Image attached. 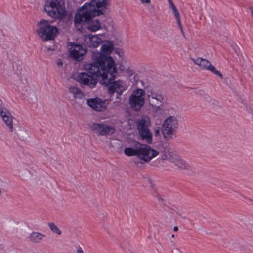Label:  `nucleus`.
<instances>
[{"mask_svg":"<svg viewBox=\"0 0 253 253\" xmlns=\"http://www.w3.org/2000/svg\"><path fill=\"white\" fill-rule=\"evenodd\" d=\"M108 5V0H92L80 9L75 15L74 23L76 25L86 22V29L91 32H96L102 29V25L98 19H92L95 16L104 14V9Z\"/></svg>","mask_w":253,"mask_h":253,"instance_id":"nucleus-1","label":"nucleus"},{"mask_svg":"<svg viewBox=\"0 0 253 253\" xmlns=\"http://www.w3.org/2000/svg\"><path fill=\"white\" fill-rule=\"evenodd\" d=\"M91 58L94 63L85 64L84 69L89 75L98 78L99 81L104 79L108 74L110 68L115 64L114 60L111 57L95 52L92 53Z\"/></svg>","mask_w":253,"mask_h":253,"instance_id":"nucleus-2","label":"nucleus"},{"mask_svg":"<svg viewBox=\"0 0 253 253\" xmlns=\"http://www.w3.org/2000/svg\"><path fill=\"white\" fill-rule=\"evenodd\" d=\"M91 58L94 63L85 64L84 69L89 75L98 78L99 81L104 79L108 74L110 68L115 64L114 60L111 57L95 52L92 53Z\"/></svg>","mask_w":253,"mask_h":253,"instance_id":"nucleus-3","label":"nucleus"},{"mask_svg":"<svg viewBox=\"0 0 253 253\" xmlns=\"http://www.w3.org/2000/svg\"><path fill=\"white\" fill-rule=\"evenodd\" d=\"M133 147L125 148V154L129 157L136 156L145 163L149 162L159 154L158 151L150 146L136 141L133 142Z\"/></svg>","mask_w":253,"mask_h":253,"instance_id":"nucleus-4","label":"nucleus"},{"mask_svg":"<svg viewBox=\"0 0 253 253\" xmlns=\"http://www.w3.org/2000/svg\"><path fill=\"white\" fill-rule=\"evenodd\" d=\"M110 69L106 77L104 78L103 80H100L99 82L101 84L108 87V91L109 94L113 95L116 93L119 96L126 89L127 86L121 80H115L117 74L115 64Z\"/></svg>","mask_w":253,"mask_h":253,"instance_id":"nucleus-5","label":"nucleus"},{"mask_svg":"<svg viewBox=\"0 0 253 253\" xmlns=\"http://www.w3.org/2000/svg\"><path fill=\"white\" fill-rule=\"evenodd\" d=\"M135 124L140 139L148 144H151L152 133L149 129L151 125L150 118L147 116H143L136 121Z\"/></svg>","mask_w":253,"mask_h":253,"instance_id":"nucleus-6","label":"nucleus"},{"mask_svg":"<svg viewBox=\"0 0 253 253\" xmlns=\"http://www.w3.org/2000/svg\"><path fill=\"white\" fill-rule=\"evenodd\" d=\"M44 9L53 18L62 19L65 15L63 0H47Z\"/></svg>","mask_w":253,"mask_h":253,"instance_id":"nucleus-7","label":"nucleus"},{"mask_svg":"<svg viewBox=\"0 0 253 253\" xmlns=\"http://www.w3.org/2000/svg\"><path fill=\"white\" fill-rule=\"evenodd\" d=\"M39 28L37 33L41 39L43 41L52 40L57 33L58 29L55 26L50 25L46 20H42L39 23Z\"/></svg>","mask_w":253,"mask_h":253,"instance_id":"nucleus-8","label":"nucleus"},{"mask_svg":"<svg viewBox=\"0 0 253 253\" xmlns=\"http://www.w3.org/2000/svg\"><path fill=\"white\" fill-rule=\"evenodd\" d=\"M178 127V120L176 117L169 116L164 121L161 128L164 139H169L172 138Z\"/></svg>","mask_w":253,"mask_h":253,"instance_id":"nucleus-9","label":"nucleus"},{"mask_svg":"<svg viewBox=\"0 0 253 253\" xmlns=\"http://www.w3.org/2000/svg\"><path fill=\"white\" fill-rule=\"evenodd\" d=\"M145 91L141 89H137L133 91L129 98L130 107L135 111L139 110L145 103Z\"/></svg>","mask_w":253,"mask_h":253,"instance_id":"nucleus-10","label":"nucleus"},{"mask_svg":"<svg viewBox=\"0 0 253 253\" xmlns=\"http://www.w3.org/2000/svg\"><path fill=\"white\" fill-rule=\"evenodd\" d=\"M191 60L195 65L199 67L200 69L202 70L210 71L214 74L219 76L220 78H223V75L222 73L218 71L208 60L202 57L191 58Z\"/></svg>","mask_w":253,"mask_h":253,"instance_id":"nucleus-11","label":"nucleus"},{"mask_svg":"<svg viewBox=\"0 0 253 253\" xmlns=\"http://www.w3.org/2000/svg\"><path fill=\"white\" fill-rule=\"evenodd\" d=\"M90 128L92 131L99 136L112 135L115 131L114 126L103 123H92L90 125Z\"/></svg>","mask_w":253,"mask_h":253,"instance_id":"nucleus-12","label":"nucleus"},{"mask_svg":"<svg viewBox=\"0 0 253 253\" xmlns=\"http://www.w3.org/2000/svg\"><path fill=\"white\" fill-rule=\"evenodd\" d=\"M77 81L81 87L87 86L90 88H94L97 85V79L89 75L85 72L79 73L77 77Z\"/></svg>","mask_w":253,"mask_h":253,"instance_id":"nucleus-13","label":"nucleus"},{"mask_svg":"<svg viewBox=\"0 0 253 253\" xmlns=\"http://www.w3.org/2000/svg\"><path fill=\"white\" fill-rule=\"evenodd\" d=\"M87 52V49L80 44H73L69 49L70 56L76 61H82Z\"/></svg>","mask_w":253,"mask_h":253,"instance_id":"nucleus-14","label":"nucleus"},{"mask_svg":"<svg viewBox=\"0 0 253 253\" xmlns=\"http://www.w3.org/2000/svg\"><path fill=\"white\" fill-rule=\"evenodd\" d=\"M87 104L93 110L98 112L103 111L107 108L105 101L97 97L88 99Z\"/></svg>","mask_w":253,"mask_h":253,"instance_id":"nucleus-15","label":"nucleus"},{"mask_svg":"<svg viewBox=\"0 0 253 253\" xmlns=\"http://www.w3.org/2000/svg\"><path fill=\"white\" fill-rule=\"evenodd\" d=\"M84 42L90 48H96L103 43L98 35L91 34H87L84 36Z\"/></svg>","mask_w":253,"mask_h":253,"instance_id":"nucleus-16","label":"nucleus"},{"mask_svg":"<svg viewBox=\"0 0 253 253\" xmlns=\"http://www.w3.org/2000/svg\"><path fill=\"white\" fill-rule=\"evenodd\" d=\"M68 92L72 97L73 101L75 103H77L78 101L84 100L85 98V94L78 87L70 85L68 87Z\"/></svg>","mask_w":253,"mask_h":253,"instance_id":"nucleus-17","label":"nucleus"},{"mask_svg":"<svg viewBox=\"0 0 253 253\" xmlns=\"http://www.w3.org/2000/svg\"><path fill=\"white\" fill-rule=\"evenodd\" d=\"M148 98L151 105H156L158 102L163 103L164 100V97L162 94L153 92L148 95Z\"/></svg>","mask_w":253,"mask_h":253,"instance_id":"nucleus-18","label":"nucleus"},{"mask_svg":"<svg viewBox=\"0 0 253 253\" xmlns=\"http://www.w3.org/2000/svg\"><path fill=\"white\" fill-rule=\"evenodd\" d=\"M169 161L180 169H187V164L184 160L179 156H171Z\"/></svg>","mask_w":253,"mask_h":253,"instance_id":"nucleus-19","label":"nucleus"},{"mask_svg":"<svg viewBox=\"0 0 253 253\" xmlns=\"http://www.w3.org/2000/svg\"><path fill=\"white\" fill-rule=\"evenodd\" d=\"M114 44L111 41H105L101 47V54L104 56L108 57L107 55H109L113 49ZM101 53V52H100Z\"/></svg>","mask_w":253,"mask_h":253,"instance_id":"nucleus-20","label":"nucleus"},{"mask_svg":"<svg viewBox=\"0 0 253 253\" xmlns=\"http://www.w3.org/2000/svg\"><path fill=\"white\" fill-rule=\"evenodd\" d=\"M45 237V235L38 232H32L30 236V240L34 243H38L42 241Z\"/></svg>","mask_w":253,"mask_h":253,"instance_id":"nucleus-21","label":"nucleus"},{"mask_svg":"<svg viewBox=\"0 0 253 253\" xmlns=\"http://www.w3.org/2000/svg\"><path fill=\"white\" fill-rule=\"evenodd\" d=\"M2 120L6 124L7 126L9 127V131L12 132L13 131V117L9 112H7V114L4 115L2 117Z\"/></svg>","mask_w":253,"mask_h":253,"instance_id":"nucleus-22","label":"nucleus"},{"mask_svg":"<svg viewBox=\"0 0 253 253\" xmlns=\"http://www.w3.org/2000/svg\"><path fill=\"white\" fill-rule=\"evenodd\" d=\"M172 10L173 13L176 19L178 26L180 28L181 33L182 34H184L183 28H182L181 24L180 14L176 7H174L173 9H172Z\"/></svg>","mask_w":253,"mask_h":253,"instance_id":"nucleus-23","label":"nucleus"},{"mask_svg":"<svg viewBox=\"0 0 253 253\" xmlns=\"http://www.w3.org/2000/svg\"><path fill=\"white\" fill-rule=\"evenodd\" d=\"M48 226L52 232L58 235H60L61 234V231L54 223L50 222L48 224Z\"/></svg>","mask_w":253,"mask_h":253,"instance_id":"nucleus-24","label":"nucleus"},{"mask_svg":"<svg viewBox=\"0 0 253 253\" xmlns=\"http://www.w3.org/2000/svg\"><path fill=\"white\" fill-rule=\"evenodd\" d=\"M154 112L156 114H162L164 111V109L161 106L156 105H152Z\"/></svg>","mask_w":253,"mask_h":253,"instance_id":"nucleus-25","label":"nucleus"},{"mask_svg":"<svg viewBox=\"0 0 253 253\" xmlns=\"http://www.w3.org/2000/svg\"><path fill=\"white\" fill-rule=\"evenodd\" d=\"M16 225L15 224L14 222L13 221H8L5 224V228L8 229H12Z\"/></svg>","mask_w":253,"mask_h":253,"instance_id":"nucleus-26","label":"nucleus"},{"mask_svg":"<svg viewBox=\"0 0 253 253\" xmlns=\"http://www.w3.org/2000/svg\"><path fill=\"white\" fill-rule=\"evenodd\" d=\"M4 110H5V109L2 107H0V115L1 116V117H2L4 115H5L7 114V112H5Z\"/></svg>","mask_w":253,"mask_h":253,"instance_id":"nucleus-27","label":"nucleus"},{"mask_svg":"<svg viewBox=\"0 0 253 253\" xmlns=\"http://www.w3.org/2000/svg\"><path fill=\"white\" fill-rule=\"evenodd\" d=\"M143 4L149 5L151 3V0H139Z\"/></svg>","mask_w":253,"mask_h":253,"instance_id":"nucleus-28","label":"nucleus"},{"mask_svg":"<svg viewBox=\"0 0 253 253\" xmlns=\"http://www.w3.org/2000/svg\"><path fill=\"white\" fill-rule=\"evenodd\" d=\"M160 133V130L159 127H157L155 129L154 134L156 136H158Z\"/></svg>","mask_w":253,"mask_h":253,"instance_id":"nucleus-29","label":"nucleus"},{"mask_svg":"<svg viewBox=\"0 0 253 253\" xmlns=\"http://www.w3.org/2000/svg\"><path fill=\"white\" fill-rule=\"evenodd\" d=\"M57 64L58 66L61 67L63 65V63L61 59H58L57 61Z\"/></svg>","mask_w":253,"mask_h":253,"instance_id":"nucleus-30","label":"nucleus"},{"mask_svg":"<svg viewBox=\"0 0 253 253\" xmlns=\"http://www.w3.org/2000/svg\"><path fill=\"white\" fill-rule=\"evenodd\" d=\"M76 252L77 253H84L82 248H79L77 249Z\"/></svg>","mask_w":253,"mask_h":253,"instance_id":"nucleus-31","label":"nucleus"},{"mask_svg":"<svg viewBox=\"0 0 253 253\" xmlns=\"http://www.w3.org/2000/svg\"><path fill=\"white\" fill-rule=\"evenodd\" d=\"M161 159H162V160H166V159H167V155H163V156H162Z\"/></svg>","mask_w":253,"mask_h":253,"instance_id":"nucleus-32","label":"nucleus"},{"mask_svg":"<svg viewBox=\"0 0 253 253\" xmlns=\"http://www.w3.org/2000/svg\"><path fill=\"white\" fill-rule=\"evenodd\" d=\"M250 11H251V15H252V17H253V7L250 8Z\"/></svg>","mask_w":253,"mask_h":253,"instance_id":"nucleus-33","label":"nucleus"},{"mask_svg":"<svg viewBox=\"0 0 253 253\" xmlns=\"http://www.w3.org/2000/svg\"><path fill=\"white\" fill-rule=\"evenodd\" d=\"M46 48H47V50H53V48H52V47H51V46H47V47H46Z\"/></svg>","mask_w":253,"mask_h":253,"instance_id":"nucleus-34","label":"nucleus"},{"mask_svg":"<svg viewBox=\"0 0 253 253\" xmlns=\"http://www.w3.org/2000/svg\"><path fill=\"white\" fill-rule=\"evenodd\" d=\"M173 230H174V231H175V232H176V231H177L178 230V227H177V226H175V227H174V228H173Z\"/></svg>","mask_w":253,"mask_h":253,"instance_id":"nucleus-35","label":"nucleus"},{"mask_svg":"<svg viewBox=\"0 0 253 253\" xmlns=\"http://www.w3.org/2000/svg\"><path fill=\"white\" fill-rule=\"evenodd\" d=\"M171 8L173 9L174 7H175V6L174 5V4H173V3H171V4H169Z\"/></svg>","mask_w":253,"mask_h":253,"instance_id":"nucleus-36","label":"nucleus"},{"mask_svg":"<svg viewBox=\"0 0 253 253\" xmlns=\"http://www.w3.org/2000/svg\"><path fill=\"white\" fill-rule=\"evenodd\" d=\"M168 1V2H169V4H171V3L173 2L171 0H169Z\"/></svg>","mask_w":253,"mask_h":253,"instance_id":"nucleus-37","label":"nucleus"},{"mask_svg":"<svg viewBox=\"0 0 253 253\" xmlns=\"http://www.w3.org/2000/svg\"><path fill=\"white\" fill-rule=\"evenodd\" d=\"M168 1V2H169V4H171V3L173 2L171 0H169Z\"/></svg>","mask_w":253,"mask_h":253,"instance_id":"nucleus-38","label":"nucleus"},{"mask_svg":"<svg viewBox=\"0 0 253 253\" xmlns=\"http://www.w3.org/2000/svg\"><path fill=\"white\" fill-rule=\"evenodd\" d=\"M171 237H172V238H174V235H172L171 236Z\"/></svg>","mask_w":253,"mask_h":253,"instance_id":"nucleus-39","label":"nucleus"},{"mask_svg":"<svg viewBox=\"0 0 253 253\" xmlns=\"http://www.w3.org/2000/svg\"><path fill=\"white\" fill-rule=\"evenodd\" d=\"M28 177V175H27V176H25V177Z\"/></svg>","mask_w":253,"mask_h":253,"instance_id":"nucleus-40","label":"nucleus"}]
</instances>
